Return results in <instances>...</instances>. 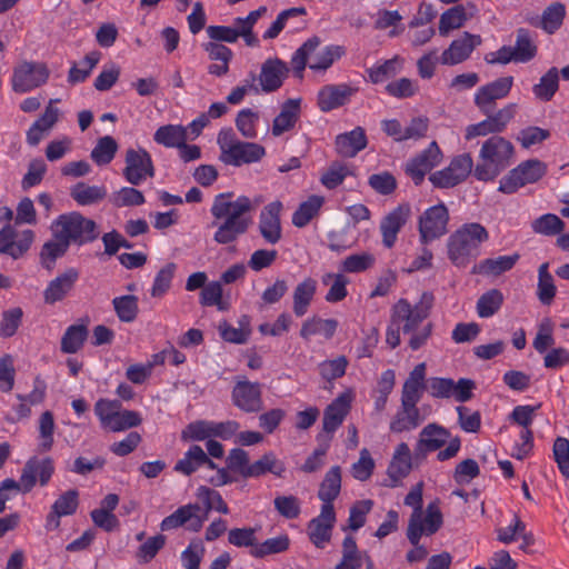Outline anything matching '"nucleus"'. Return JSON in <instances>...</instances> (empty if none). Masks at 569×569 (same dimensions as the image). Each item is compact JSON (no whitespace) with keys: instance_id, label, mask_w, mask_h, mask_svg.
<instances>
[{"instance_id":"nucleus-3","label":"nucleus","mask_w":569,"mask_h":569,"mask_svg":"<svg viewBox=\"0 0 569 569\" xmlns=\"http://www.w3.org/2000/svg\"><path fill=\"white\" fill-rule=\"evenodd\" d=\"M513 144L501 136L488 138L481 146L473 176L479 181H491L497 178L512 161Z\"/></svg>"},{"instance_id":"nucleus-63","label":"nucleus","mask_w":569,"mask_h":569,"mask_svg":"<svg viewBox=\"0 0 569 569\" xmlns=\"http://www.w3.org/2000/svg\"><path fill=\"white\" fill-rule=\"evenodd\" d=\"M348 367V359L345 356H339L331 360H325L319 363L318 369L320 376L327 380L332 381L345 376Z\"/></svg>"},{"instance_id":"nucleus-13","label":"nucleus","mask_w":569,"mask_h":569,"mask_svg":"<svg viewBox=\"0 0 569 569\" xmlns=\"http://www.w3.org/2000/svg\"><path fill=\"white\" fill-rule=\"evenodd\" d=\"M443 523V516L439 507V500L430 502L425 515H411L407 529V538L410 543H417L421 537L435 535Z\"/></svg>"},{"instance_id":"nucleus-28","label":"nucleus","mask_w":569,"mask_h":569,"mask_svg":"<svg viewBox=\"0 0 569 569\" xmlns=\"http://www.w3.org/2000/svg\"><path fill=\"white\" fill-rule=\"evenodd\" d=\"M79 506V492L76 489H70L60 495L53 505L46 519V529L51 531L60 527V518L73 515Z\"/></svg>"},{"instance_id":"nucleus-61","label":"nucleus","mask_w":569,"mask_h":569,"mask_svg":"<svg viewBox=\"0 0 569 569\" xmlns=\"http://www.w3.org/2000/svg\"><path fill=\"white\" fill-rule=\"evenodd\" d=\"M376 258L369 252L350 254L341 262V271L349 273L363 272L375 264Z\"/></svg>"},{"instance_id":"nucleus-59","label":"nucleus","mask_w":569,"mask_h":569,"mask_svg":"<svg viewBox=\"0 0 569 569\" xmlns=\"http://www.w3.org/2000/svg\"><path fill=\"white\" fill-rule=\"evenodd\" d=\"M257 529L252 527L232 528L228 531V542L237 548L254 549L258 546Z\"/></svg>"},{"instance_id":"nucleus-7","label":"nucleus","mask_w":569,"mask_h":569,"mask_svg":"<svg viewBox=\"0 0 569 569\" xmlns=\"http://www.w3.org/2000/svg\"><path fill=\"white\" fill-rule=\"evenodd\" d=\"M217 143L220 148L219 159L227 166L251 164L259 162L266 156L263 146L238 140L232 129L220 130Z\"/></svg>"},{"instance_id":"nucleus-39","label":"nucleus","mask_w":569,"mask_h":569,"mask_svg":"<svg viewBox=\"0 0 569 569\" xmlns=\"http://www.w3.org/2000/svg\"><path fill=\"white\" fill-rule=\"evenodd\" d=\"M284 470L283 462L278 460L276 455L270 451L264 453L259 460L250 463V467L246 469V478H258L267 472L281 477Z\"/></svg>"},{"instance_id":"nucleus-48","label":"nucleus","mask_w":569,"mask_h":569,"mask_svg":"<svg viewBox=\"0 0 569 569\" xmlns=\"http://www.w3.org/2000/svg\"><path fill=\"white\" fill-rule=\"evenodd\" d=\"M54 429L56 423L53 413L49 410L42 412L38 420V450L40 452H48L52 449L54 443Z\"/></svg>"},{"instance_id":"nucleus-46","label":"nucleus","mask_w":569,"mask_h":569,"mask_svg":"<svg viewBox=\"0 0 569 569\" xmlns=\"http://www.w3.org/2000/svg\"><path fill=\"white\" fill-rule=\"evenodd\" d=\"M203 457L204 450L198 445H192L183 453V457L176 462L173 470L189 477L201 468V461L204 459Z\"/></svg>"},{"instance_id":"nucleus-4","label":"nucleus","mask_w":569,"mask_h":569,"mask_svg":"<svg viewBox=\"0 0 569 569\" xmlns=\"http://www.w3.org/2000/svg\"><path fill=\"white\" fill-rule=\"evenodd\" d=\"M320 43V38L313 36L306 40L293 52L290 64L296 78H303V72L307 66L313 71H326L335 63V61L339 60L346 53L345 47L338 44H329L326 46L316 56L311 57Z\"/></svg>"},{"instance_id":"nucleus-25","label":"nucleus","mask_w":569,"mask_h":569,"mask_svg":"<svg viewBox=\"0 0 569 569\" xmlns=\"http://www.w3.org/2000/svg\"><path fill=\"white\" fill-rule=\"evenodd\" d=\"M357 92L347 83L323 86L317 97V104L322 112H329L345 106Z\"/></svg>"},{"instance_id":"nucleus-41","label":"nucleus","mask_w":569,"mask_h":569,"mask_svg":"<svg viewBox=\"0 0 569 569\" xmlns=\"http://www.w3.org/2000/svg\"><path fill=\"white\" fill-rule=\"evenodd\" d=\"M69 248L70 246L63 239L52 238L46 241L39 253L41 266L51 271L56 267L57 260L62 258Z\"/></svg>"},{"instance_id":"nucleus-6","label":"nucleus","mask_w":569,"mask_h":569,"mask_svg":"<svg viewBox=\"0 0 569 569\" xmlns=\"http://www.w3.org/2000/svg\"><path fill=\"white\" fill-rule=\"evenodd\" d=\"M52 237L63 239L69 246L82 247L93 242L99 237L96 221L78 211L58 216L50 226Z\"/></svg>"},{"instance_id":"nucleus-38","label":"nucleus","mask_w":569,"mask_h":569,"mask_svg":"<svg viewBox=\"0 0 569 569\" xmlns=\"http://www.w3.org/2000/svg\"><path fill=\"white\" fill-rule=\"evenodd\" d=\"M338 325L336 319H322L313 316L302 322L300 337L308 341L312 336L322 335L329 340L335 336Z\"/></svg>"},{"instance_id":"nucleus-44","label":"nucleus","mask_w":569,"mask_h":569,"mask_svg":"<svg viewBox=\"0 0 569 569\" xmlns=\"http://www.w3.org/2000/svg\"><path fill=\"white\" fill-rule=\"evenodd\" d=\"M323 197L312 194L300 203L292 214V224L297 228L306 227L320 211L323 204Z\"/></svg>"},{"instance_id":"nucleus-40","label":"nucleus","mask_w":569,"mask_h":569,"mask_svg":"<svg viewBox=\"0 0 569 569\" xmlns=\"http://www.w3.org/2000/svg\"><path fill=\"white\" fill-rule=\"evenodd\" d=\"M153 140L166 148H178L188 140L187 128L179 124H166L159 127Z\"/></svg>"},{"instance_id":"nucleus-19","label":"nucleus","mask_w":569,"mask_h":569,"mask_svg":"<svg viewBox=\"0 0 569 569\" xmlns=\"http://www.w3.org/2000/svg\"><path fill=\"white\" fill-rule=\"evenodd\" d=\"M282 202L274 200L266 204L259 213L258 230L263 240L269 244H276L282 238Z\"/></svg>"},{"instance_id":"nucleus-42","label":"nucleus","mask_w":569,"mask_h":569,"mask_svg":"<svg viewBox=\"0 0 569 569\" xmlns=\"http://www.w3.org/2000/svg\"><path fill=\"white\" fill-rule=\"evenodd\" d=\"M88 337V327L84 323H76L69 326L62 338L60 343V349L63 353H76L82 347Z\"/></svg>"},{"instance_id":"nucleus-51","label":"nucleus","mask_w":569,"mask_h":569,"mask_svg":"<svg viewBox=\"0 0 569 569\" xmlns=\"http://www.w3.org/2000/svg\"><path fill=\"white\" fill-rule=\"evenodd\" d=\"M290 539L288 535H280L269 538L263 542L258 541V546L250 550V555L256 559H262L270 555L281 553L289 549Z\"/></svg>"},{"instance_id":"nucleus-58","label":"nucleus","mask_w":569,"mask_h":569,"mask_svg":"<svg viewBox=\"0 0 569 569\" xmlns=\"http://www.w3.org/2000/svg\"><path fill=\"white\" fill-rule=\"evenodd\" d=\"M197 496L204 503L206 511L202 516H206V519L208 518V512L210 510H216L222 515H228L230 512V509H229L227 502L223 500L220 492H218L213 489H210L206 486H201L198 488Z\"/></svg>"},{"instance_id":"nucleus-16","label":"nucleus","mask_w":569,"mask_h":569,"mask_svg":"<svg viewBox=\"0 0 569 569\" xmlns=\"http://www.w3.org/2000/svg\"><path fill=\"white\" fill-rule=\"evenodd\" d=\"M200 510L199 503L180 506L176 511L162 519L160 522L161 531L184 527L188 531L199 532L206 521V516H201L199 513Z\"/></svg>"},{"instance_id":"nucleus-43","label":"nucleus","mask_w":569,"mask_h":569,"mask_svg":"<svg viewBox=\"0 0 569 569\" xmlns=\"http://www.w3.org/2000/svg\"><path fill=\"white\" fill-rule=\"evenodd\" d=\"M70 196L79 206H90L103 200L107 196V189L103 186H89L84 182H78L71 188Z\"/></svg>"},{"instance_id":"nucleus-18","label":"nucleus","mask_w":569,"mask_h":569,"mask_svg":"<svg viewBox=\"0 0 569 569\" xmlns=\"http://www.w3.org/2000/svg\"><path fill=\"white\" fill-rule=\"evenodd\" d=\"M441 159L442 152L438 143L432 141L425 150L407 161L406 174L411 178L416 186H419L425 180L426 174L438 166Z\"/></svg>"},{"instance_id":"nucleus-1","label":"nucleus","mask_w":569,"mask_h":569,"mask_svg":"<svg viewBox=\"0 0 569 569\" xmlns=\"http://www.w3.org/2000/svg\"><path fill=\"white\" fill-rule=\"evenodd\" d=\"M232 197V192L218 193L210 208L212 226L217 228L213 240L219 244L234 242L240 236L247 233L253 223L252 200L247 196H239L234 200Z\"/></svg>"},{"instance_id":"nucleus-20","label":"nucleus","mask_w":569,"mask_h":569,"mask_svg":"<svg viewBox=\"0 0 569 569\" xmlns=\"http://www.w3.org/2000/svg\"><path fill=\"white\" fill-rule=\"evenodd\" d=\"M33 240L32 230H23L18 234L12 226L6 224L0 229V254H7L17 260L28 252Z\"/></svg>"},{"instance_id":"nucleus-17","label":"nucleus","mask_w":569,"mask_h":569,"mask_svg":"<svg viewBox=\"0 0 569 569\" xmlns=\"http://www.w3.org/2000/svg\"><path fill=\"white\" fill-rule=\"evenodd\" d=\"M54 473V462L52 458L44 457L30 458L21 472L20 483L24 493L30 492L39 481L40 486H47Z\"/></svg>"},{"instance_id":"nucleus-29","label":"nucleus","mask_w":569,"mask_h":569,"mask_svg":"<svg viewBox=\"0 0 569 569\" xmlns=\"http://www.w3.org/2000/svg\"><path fill=\"white\" fill-rule=\"evenodd\" d=\"M426 389V363H418L403 382L401 403L418 406Z\"/></svg>"},{"instance_id":"nucleus-23","label":"nucleus","mask_w":569,"mask_h":569,"mask_svg":"<svg viewBox=\"0 0 569 569\" xmlns=\"http://www.w3.org/2000/svg\"><path fill=\"white\" fill-rule=\"evenodd\" d=\"M290 69L283 60L279 58H269L261 64L258 77L261 91L271 93L280 89L283 81L288 78Z\"/></svg>"},{"instance_id":"nucleus-10","label":"nucleus","mask_w":569,"mask_h":569,"mask_svg":"<svg viewBox=\"0 0 569 569\" xmlns=\"http://www.w3.org/2000/svg\"><path fill=\"white\" fill-rule=\"evenodd\" d=\"M50 76L46 63L22 61L14 67L11 84L14 92L26 93L44 84Z\"/></svg>"},{"instance_id":"nucleus-36","label":"nucleus","mask_w":569,"mask_h":569,"mask_svg":"<svg viewBox=\"0 0 569 569\" xmlns=\"http://www.w3.org/2000/svg\"><path fill=\"white\" fill-rule=\"evenodd\" d=\"M449 437L450 432L446 428L437 423H429L420 431L418 449L426 452L439 450L446 445Z\"/></svg>"},{"instance_id":"nucleus-21","label":"nucleus","mask_w":569,"mask_h":569,"mask_svg":"<svg viewBox=\"0 0 569 569\" xmlns=\"http://www.w3.org/2000/svg\"><path fill=\"white\" fill-rule=\"evenodd\" d=\"M337 518L335 509L321 507L320 513L307 525V533L311 543L318 549H325L330 542Z\"/></svg>"},{"instance_id":"nucleus-9","label":"nucleus","mask_w":569,"mask_h":569,"mask_svg":"<svg viewBox=\"0 0 569 569\" xmlns=\"http://www.w3.org/2000/svg\"><path fill=\"white\" fill-rule=\"evenodd\" d=\"M156 174L151 154L142 147L128 148L124 152L122 176L131 186H139Z\"/></svg>"},{"instance_id":"nucleus-56","label":"nucleus","mask_w":569,"mask_h":569,"mask_svg":"<svg viewBox=\"0 0 569 569\" xmlns=\"http://www.w3.org/2000/svg\"><path fill=\"white\" fill-rule=\"evenodd\" d=\"M118 150V143L111 136L100 138L91 150V159L98 164L103 166L110 163Z\"/></svg>"},{"instance_id":"nucleus-55","label":"nucleus","mask_w":569,"mask_h":569,"mask_svg":"<svg viewBox=\"0 0 569 569\" xmlns=\"http://www.w3.org/2000/svg\"><path fill=\"white\" fill-rule=\"evenodd\" d=\"M467 20L466 9L462 4L446 10L439 21V33L447 36L449 31L459 29Z\"/></svg>"},{"instance_id":"nucleus-8","label":"nucleus","mask_w":569,"mask_h":569,"mask_svg":"<svg viewBox=\"0 0 569 569\" xmlns=\"http://www.w3.org/2000/svg\"><path fill=\"white\" fill-rule=\"evenodd\" d=\"M547 170V164L539 159L525 160L500 180L498 190L506 194L515 193L526 184L539 181Z\"/></svg>"},{"instance_id":"nucleus-32","label":"nucleus","mask_w":569,"mask_h":569,"mask_svg":"<svg viewBox=\"0 0 569 569\" xmlns=\"http://www.w3.org/2000/svg\"><path fill=\"white\" fill-rule=\"evenodd\" d=\"M301 99H288L281 106L279 114L273 119L271 132L274 137L291 130L300 117Z\"/></svg>"},{"instance_id":"nucleus-64","label":"nucleus","mask_w":569,"mask_h":569,"mask_svg":"<svg viewBox=\"0 0 569 569\" xmlns=\"http://www.w3.org/2000/svg\"><path fill=\"white\" fill-rule=\"evenodd\" d=\"M176 269V263L169 262L158 271L150 291L152 297H161L170 289Z\"/></svg>"},{"instance_id":"nucleus-57","label":"nucleus","mask_w":569,"mask_h":569,"mask_svg":"<svg viewBox=\"0 0 569 569\" xmlns=\"http://www.w3.org/2000/svg\"><path fill=\"white\" fill-rule=\"evenodd\" d=\"M566 16V8L560 2H555L547 7L541 16L540 27L547 32L552 34L562 24Z\"/></svg>"},{"instance_id":"nucleus-53","label":"nucleus","mask_w":569,"mask_h":569,"mask_svg":"<svg viewBox=\"0 0 569 569\" xmlns=\"http://www.w3.org/2000/svg\"><path fill=\"white\" fill-rule=\"evenodd\" d=\"M535 233L552 237L562 234L565 222L553 213H545L531 222Z\"/></svg>"},{"instance_id":"nucleus-15","label":"nucleus","mask_w":569,"mask_h":569,"mask_svg":"<svg viewBox=\"0 0 569 569\" xmlns=\"http://www.w3.org/2000/svg\"><path fill=\"white\" fill-rule=\"evenodd\" d=\"M449 212L443 203L428 208L419 218L420 241L426 244L447 232Z\"/></svg>"},{"instance_id":"nucleus-24","label":"nucleus","mask_w":569,"mask_h":569,"mask_svg":"<svg viewBox=\"0 0 569 569\" xmlns=\"http://www.w3.org/2000/svg\"><path fill=\"white\" fill-rule=\"evenodd\" d=\"M410 213L411 209L409 204H399L381 220L380 232L382 243L386 248L390 249L395 246L398 233L407 223Z\"/></svg>"},{"instance_id":"nucleus-11","label":"nucleus","mask_w":569,"mask_h":569,"mask_svg":"<svg viewBox=\"0 0 569 569\" xmlns=\"http://www.w3.org/2000/svg\"><path fill=\"white\" fill-rule=\"evenodd\" d=\"M473 160L470 153L456 156L449 166L429 176L433 187L440 189L453 188L465 181L472 172Z\"/></svg>"},{"instance_id":"nucleus-49","label":"nucleus","mask_w":569,"mask_h":569,"mask_svg":"<svg viewBox=\"0 0 569 569\" xmlns=\"http://www.w3.org/2000/svg\"><path fill=\"white\" fill-rule=\"evenodd\" d=\"M401 69V59L393 57L392 59L378 62L366 70L368 79L375 83H381L395 77Z\"/></svg>"},{"instance_id":"nucleus-33","label":"nucleus","mask_w":569,"mask_h":569,"mask_svg":"<svg viewBox=\"0 0 569 569\" xmlns=\"http://www.w3.org/2000/svg\"><path fill=\"white\" fill-rule=\"evenodd\" d=\"M412 468L410 448L406 442H400L393 452L391 461L388 466L387 473L392 480L391 486L407 477Z\"/></svg>"},{"instance_id":"nucleus-45","label":"nucleus","mask_w":569,"mask_h":569,"mask_svg":"<svg viewBox=\"0 0 569 569\" xmlns=\"http://www.w3.org/2000/svg\"><path fill=\"white\" fill-rule=\"evenodd\" d=\"M559 89V71L556 67L550 68L532 87L535 97L543 102L550 101Z\"/></svg>"},{"instance_id":"nucleus-52","label":"nucleus","mask_w":569,"mask_h":569,"mask_svg":"<svg viewBox=\"0 0 569 569\" xmlns=\"http://www.w3.org/2000/svg\"><path fill=\"white\" fill-rule=\"evenodd\" d=\"M114 312L120 321L133 322L139 312L138 297L133 295H126L116 297L112 300Z\"/></svg>"},{"instance_id":"nucleus-14","label":"nucleus","mask_w":569,"mask_h":569,"mask_svg":"<svg viewBox=\"0 0 569 569\" xmlns=\"http://www.w3.org/2000/svg\"><path fill=\"white\" fill-rule=\"evenodd\" d=\"M512 86L513 77L507 76L479 87L473 98L475 106L482 114H489L497 100L508 97Z\"/></svg>"},{"instance_id":"nucleus-35","label":"nucleus","mask_w":569,"mask_h":569,"mask_svg":"<svg viewBox=\"0 0 569 569\" xmlns=\"http://www.w3.org/2000/svg\"><path fill=\"white\" fill-rule=\"evenodd\" d=\"M520 259L519 253H512L508 256H499L496 258H487L481 260L473 267V273L483 276H500L511 270Z\"/></svg>"},{"instance_id":"nucleus-54","label":"nucleus","mask_w":569,"mask_h":569,"mask_svg":"<svg viewBox=\"0 0 569 569\" xmlns=\"http://www.w3.org/2000/svg\"><path fill=\"white\" fill-rule=\"evenodd\" d=\"M503 295L498 289H490L481 295L477 301V313L480 318H490L501 308Z\"/></svg>"},{"instance_id":"nucleus-22","label":"nucleus","mask_w":569,"mask_h":569,"mask_svg":"<svg viewBox=\"0 0 569 569\" xmlns=\"http://www.w3.org/2000/svg\"><path fill=\"white\" fill-rule=\"evenodd\" d=\"M482 39L479 34L463 32L455 39L450 46L441 53L440 62L445 66H456L470 58L473 50L479 47Z\"/></svg>"},{"instance_id":"nucleus-34","label":"nucleus","mask_w":569,"mask_h":569,"mask_svg":"<svg viewBox=\"0 0 569 569\" xmlns=\"http://www.w3.org/2000/svg\"><path fill=\"white\" fill-rule=\"evenodd\" d=\"M341 491V468L331 467L325 475L318 490V498L322 501L321 507L335 509L333 501Z\"/></svg>"},{"instance_id":"nucleus-27","label":"nucleus","mask_w":569,"mask_h":569,"mask_svg":"<svg viewBox=\"0 0 569 569\" xmlns=\"http://www.w3.org/2000/svg\"><path fill=\"white\" fill-rule=\"evenodd\" d=\"M352 393L350 391L339 395L323 412L322 428L328 435H332L343 422L350 411Z\"/></svg>"},{"instance_id":"nucleus-5","label":"nucleus","mask_w":569,"mask_h":569,"mask_svg":"<svg viewBox=\"0 0 569 569\" xmlns=\"http://www.w3.org/2000/svg\"><path fill=\"white\" fill-rule=\"evenodd\" d=\"M488 230L478 222L463 223L448 239V256L453 264L466 266L479 254L481 243L488 241Z\"/></svg>"},{"instance_id":"nucleus-47","label":"nucleus","mask_w":569,"mask_h":569,"mask_svg":"<svg viewBox=\"0 0 569 569\" xmlns=\"http://www.w3.org/2000/svg\"><path fill=\"white\" fill-rule=\"evenodd\" d=\"M557 293V288L553 282V278L549 272V263L543 262L540 264L538 269V284H537V296L539 301L549 306L553 301Z\"/></svg>"},{"instance_id":"nucleus-2","label":"nucleus","mask_w":569,"mask_h":569,"mask_svg":"<svg viewBox=\"0 0 569 569\" xmlns=\"http://www.w3.org/2000/svg\"><path fill=\"white\" fill-rule=\"evenodd\" d=\"M435 296L430 291L421 293L419 301L411 306L407 299H399L391 308L393 323H398L403 335H409L408 346L417 351L428 342L433 326L431 322L423 325L433 307Z\"/></svg>"},{"instance_id":"nucleus-31","label":"nucleus","mask_w":569,"mask_h":569,"mask_svg":"<svg viewBox=\"0 0 569 569\" xmlns=\"http://www.w3.org/2000/svg\"><path fill=\"white\" fill-rule=\"evenodd\" d=\"M423 419L425 418L421 416L418 406L401 403L400 408L390 421L389 429L395 433L411 431L418 428L422 423Z\"/></svg>"},{"instance_id":"nucleus-60","label":"nucleus","mask_w":569,"mask_h":569,"mask_svg":"<svg viewBox=\"0 0 569 569\" xmlns=\"http://www.w3.org/2000/svg\"><path fill=\"white\" fill-rule=\"evenodd\" d=\"M121 408L122 403L119 400L100 398L96 401L93 410L102 429L106 430L108 428Z\"/></svg>"},{"instance_id":"nucleus-26","label":"nucleus","mask_w":569,"mask_h":569,"mask_svg":"<svg viewBox=\"0 0 569 569\" xmlns=\"http://www.w3.org/2000/svg\"><path fill=\"white\" fill-rule=\"evenodd\" d=\"M79 279V272L74 268L67 269L63 273L52 279L43 291V300L47 305L62 301L73 290Z\"/></svg>"},{"instance_id":"nucleus-62","label":"nucleus","mask_w":569,"mask_h":569,"mask_svg":"<svg viewBox=\"0 0 569 569\" xmlns=\"http://www.w3.org/2000/svg\"><path fill=\"white\" fill-rule=\"evenodd\" d=\"M258 120V112L250 108H246L238 112L236 118V127L244 138L253 139L257 137L256 126Z\"/></svg>"},{"instance_id":"nucleus-37","label":"nucleus","mask_w":569,"mask_h":569,"mask_svg":"<svg viewBox=\"0 0 569 569\" xmlns=\"http://www.w3.org/2000/svg\"><path fill=\"white\" fill-rule=\"evenodd\" d=\"M317 281L310 277L297 284L292 293V311L297 317H303L313 300Z\"/></svg>"},{"instance_id":"nucleus-30","label":"nucleus","mask_w":569,"mask_h":569,"mask_svg":"<svg viewBox=\"0 0 569 569\" xmlns=\"http://www.w3.org/2000/svg\"><path fill=\"white\" fill-rule=\"evenodd\" d=\"M368 144L366 131L361 127H356L349 132L338 134L336 138V150L338 154L345 158H353Z\"/></svg>"},{"instance_id":"nucleus-12","label":"nucleus","mask_w":569,"mask_h":569,"mask_svg":"<svg viewBox=\"0 0 569 569\" xmlns=\"http://www.w3.org/2000/svg\"><path fill=\"white\" fill-rule=\"evenodd\" d=\"M232 405L244 413H257L263 409L262 386L239 376L231 391Z\"/></svg>"},{"instance_id":"nucleus-50","label":"nucleus","mask_w":569,"mask_h":569,"mask_svg":"<svg viewBox=\"0 0 569 569\" xmlns=\"http://www.w3.org/2000/svg\"><path fill=\"white\" fill-rule=\"evenodd\" d=\"M513 50L516 54V62L526 63L536 57L537 46L532 41L530 30L526 28H519L517 30Z\"/></svg>"}]
</instances>
